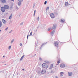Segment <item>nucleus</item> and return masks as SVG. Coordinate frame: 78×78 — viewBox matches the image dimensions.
Masks as SVG:
<instances>
[{"label": "nucleus", "instance_id": "obj_1", "mask_svg": "<svg viewBox=\"0 0 78 78\" xmlns=\"http://www.w3.org/2000/svg\"><path fill=\"white\" fill-rule=\"evenodd\" d=\"M42 67L45 69H47L48 68V65L45 63H43L42 64Z\"/></svg>", "mask_w": 78, "mask_h": 78}, {"label": "nucleus", "instance_id": "obj_2", "mask_svg": "<svg viewBox=\"0 0 78 78\" xmlns=\"http://www.w3.org/2000/svg\"><path fill=\"white\" fill-rule=\"evenodd\" d=\"M50 16L51 17V19H54L55 17V14L53 13H51L50 14Z\"/></svg>", "mask_w": 78, "mask_h": 78}, {"label": "nucleus", "instance_id": "obj_3", "mask_svg": "<svg viewBox=\"0 0 78 78\" xmlns=\"http://www.w3.org/2000/svg\"><path fill=\"white\" fill-rule=\"evenodd\" d=\"M4 8L5 9H8L9 8V6L7 5H5L4 6Z\"/></svg>", "mask_w": 78, "mask_h": 78}, {"label": "nucleus", "instance_id": "obj_4", "mask_svg": "<svg viewBox=\"0 0 78 78\" xmlns=\"http://www.w3.org/2000/svg\"><path fill=\"white\" fill-rule=\"evenodd\" d=\"M58 44H59V42L57 41H56L54 43V45L56 47H58Z\"/></svg>", "mask_w": 78, "mask_h": 78}, {"label": "nucleus", "instance_id": "obj_5", "mask_svg": "<svg viewBox=\"0 0 78 78\" xmlns=\"http://www.w3.org/2000/svg\"><path fill=\"white\" fill-rule=\"evenodd\" d=\"M5 9L3 7H2L1 8V9L2 12H4L5 11Z\"/></svg>", "mask_w": 78, "mask_h": 78}, {"label": "nucleus", "instance_id": "obj_6", "mask_svg": "<svg viewBox=\"0 0 78 78\" xmlns=\"http://www.w3.org/2000/svg\"><path fill=\"white\" fill-rule=\"evenodd\" d=\"M46 73V70L45 69H42V70L41 71V73Z\"/></svg>", "mask_w": 78, "mask_h": 78}, {"label": "nucleus", "instance_id": "obj_7", "mask_svg": "<svg viewBox=\"0 0 78 78\" xmlns=\"http://www.w3.org/2000/svg\"><path fill=\"white\" fill-rule=\"evenodd\" d=\"M60 67L62 68H64V67H65V65L64 64H62L60 65Z\"/></svg>", "mask_w": 78, "mask_h": 78}, {"label": "nucleus", "instance_id": "obj_8", "mask_svg": "<svg viewBox=\"0 0 78 78\" xmlns=\"http://www.w3.org/2000/svg\"><path fill=\"white\" fill-rule=\"evenodd\" d=\"M68 73V75L69 76H70L72 75V74H73V73H72V72H69Z\"/></svg>", "mask_w": 78, "mask_h": 78}, {"label": "nucleus", "instance_id": "obj_9", "mask_svg": "<svg viewBox=\"0 0 78 78\" xmlns=\"http://www.w3.org/2000/svg\"><path fill=\"white\" fill-rule=\"evenodd\" d=\"M2 22L3 23H4V24L6 23V20H5L4 19H2Z\"/></svg>", "mask_w": 78, "mask_h": 78}, {"label": "nucleus", "instance_id": "obj_10", "mask_svg": "<svg viewBox=\"0 0 78 78\" xmlns=\"http://www.w3.org/2000/svg\"><path fill=\"white\" fill-rule=\"evenodd\" d=\"M56 26L55 25H54L52 28V30H55V29H56Z\"/></svg>", "mask_w": 78, "mask_h": 78}, {"label": "nucleus", "instance_id": "obj_11", "mask_svg": "<svg viewBox=\"0 0 78 78\" xmlns=\"http://www.w3.org/2000/svg\"><path fill=\"white\" fill-rule=\"evenodd\" d=\"M1 1L3 3H5L6 2V0H1Z\"/></svg>", "mask_w": 78, "mask_h": 78}, {"label": "nucleus", "instance_id": "obj_12", "mask_svg": "<svg viewBox=\"0 0 78 78\" xmlns=\"http://www.w3.org/2000/svg\"><path fill=\"white\" fill-rule=\"evenodd\" d=\"M53 64H52L50 66V67H49V69H52L53 68Z\"/></svg>", "mask_w": 78, "mask_h": 78}, {"label": "nucleus", "instance_id": "obj_13", "mask_svg": "<svg viewBox=\"0 0 78 78\" xmlns=\"http://www.w3.org/2000/svg\"><path fill=\"white\" fill-rule=\"evenodd\" d=\"M64 74V72H61L60 73V76H63V74Z\"/></svg>", "mask_w": 78, "mask_h": 78}, {"label": "nucleus", "instance_id": "obj_14", "mask_svg": "<svg viewBox=\"0 0 78 78\" xmlns=\"http://www.w3.org/2000/svg\"><path fill=\"white\" fill-rule=\"evenodd\" d=\"M65 5L66 6H67L69 5V3H68V2H66L65 3Z\"/></svg>", "mask_w": 78, "mask_h": 78}, {"label": "nucleus", "instance_id": "obj_15", "mask_svg": "<svg viewBox=\"0 0 78 78\" xmlns=\"http://www.w3.org/2000/svg\"><path fill=\"white\" fill-rule=\"evenodd\" d=\"M12 15L11 14L9 17V19H11L12 18Z\"/></svg>", "mask_w": 78, "mask_h": 78}, {"label": "nucleus", "instance_id": "obj_16", "mask_svg": "<svg viewBox=\"0 0 78 78\" xmlns=\"http://www.w3.org/2000/svg\"><path fill=\"white\" fill-rule=\"evenodd\" d=\"M21 2H18V5L19 6H20V5H21Z\"/></svg>", "mask_w": 78, "mask_h": 78}, {"label": "nucleus", "instance_id": "obj_17", "mask_svg": "<svg viewBox=\"0 0 78 78\" xmlns=\"http://www.w3.org/2000/svg\"><path fill=\"white\" fill-rule=\"evenodd\" d=\"M2 25H3L2 22V21H0V27H1L2 26Z\"/></svg>", "mask_w": 78, "mask_h": 78}, {"label": "nucleus", "instance_id": "obj_18", "mask_svg": "<svg viewBox=\"0 0 78 78\" xmlns=\"http://www.w3.org/2000/svg\"><path fill=\"white\" fill-rule=\"evenodd\" d=\"M61 20L62 22L63 23H64V21H65L64 19H61Z\"/></svg>", "mask_w": 78, "mask_h": 78}, {"label": "nucleus", "instance_id": "obj_19", "mask_svg": "<svg viewBox=\"0 0 78 78\" xmlns=\"http://www.w3.org/2000/svg\"><path fill=\"white\" fill-rule=\"evenodd\" d=\"M24 58V55H23L20 59V61H22V59H23V58Z\"/></svg>", "mask_w": 78, "mask_h": 78}, {"label": "nucleus", "instance_id": "obj_20", "mask_svg": "<svg viewBox=\"0 0 78 78\" xmlns=\"http://www.w3.org/2000/svg\"><path fill=\"white\" fill-rule=\"evenodd\" d=\"M60 61H61V59H59V60L57 62L58 63V64H59L60 63Z\"/></svg>", "mask_w": 78, "mask_h": 78}, {"label": "nucleus", "instance_id": "obj_21", "mask_svg": "<svg viewBox=\"0 0 78 78\" xmlns=\"http://www.w3.org/2000/svg\"><path fill=\"white\" fill-rule=\"evenodd\" d=\"M51 34H54L55 33V30H53L51 32Z\"/></svg>", "mask_w": 78, "mask_h": 78}, {"label": "nucleus", "instance_id": "obj_22", "mask_svg": "<svg viewBox=\"0 0 78 78\" xmlns=\"http://www.w3.org/2000/svg\"><path fill=\"white\" fill-rule=\"evenodd\" d=\"M36 13V10L34 11V16L35 15V14Z\"/></svg>", "mask_w": 78, "mask_h": 78}, {"label": "nucleus", "instance_id": "obj_23", "mask_svg": "<svg viewBox=\"0 0 78 78\" xmlns=\"http://www.w3.org/2000/svg\"><path fill=\"white\" fill-rule=\"evenodd\" d=\"M11 46H10L9 47V50H10V49H11Z\"/></svg>", "mask_w": 78, "mask_h": 78}, {"label": "nucleus", "instance_id": "obj_24", "mask_svg": "<svg viewBox=\"0 0 78 78\" xmlns=\"http://www.w3.org/2000/svg\"><path fill=\"white\" fill-rule=\"evenodd\" d=\"M51 28H48V31H50L51 30Z\"/></svg>", "mask_w": 78, "mask_h": 78}, {"label": "nucleus", "instance_id": "obj_25", "mask_svg": "<svg viewBox=\"0 0 78 78\" xmlns=\"http://www.w3.org/2000/svg\"><path fill=\"white\" fill-rule=\"evenodd\" d=\"M32 32H31L30 34V36H32Z\"/></svg>", "mask_w": 78, "mask_h": 78}, {"label": "nucleus", "instance_id": "obj_26", "mask_svg": "<svg viewBox=\"0 0 78 78\" xmlns=\"http://www.w3.org/2000/svg\"><path fill=\"white\" fill-rule=\"evenodd\" d=\"M18 1H19V2H23V0H18Z\"/></svg>", "mask_w": 78, "mask_h": 78}, {"label": "nucleus", "instance_id": "obj_27", "mask_svg": "<svg viewBox=\"0 0 78 78\" xmlns=\"http://www.w3.org/2000/svg\"><path fill=\"white\" fill-rule=\"evenodd\" d=\"M47 4V1H45L44 2V5H46Z\"/></svg>", "mask_w": 78, "mask_h": 78}, {"label": "nucleus", "instance_id": "obj_28", "mask_svg": "<svg viewBox=\"0 0 78 78\" xmlns=\"http://www.w3.org/2000/svg\"><path fill=\"white\" fill-rule=\"evenodd\" d=\"M14 42V40H12V41L11 42V43H12V42Z\"/></svg>", "mask_w": 78, "mask_h": 78}, {"label": "nucleus", "instance_id": "obj_29", "mask_svg": "<svg viewBox=\"0 0 78 78\" xmlns=\"http://www.w3.org/2000/svg\"><path fill=\"white\" fill-rule=\"evenodd\" d=\"M8 27H7L5 30L6 31V30H8Z\"/></svg>", "mask_w": 78, "mask_h": 78}, {"label": "nucleus", "instance_id": "obj_30", "mask_svg": "<svg viewBox=\"0 0 78 78\" xmlns=\"http://www.w3.org/2000/svg\"><path fill=\"white\" fill-rule=\"evenodd\" d=\"M29 36V35H27V39H28V36Z\"/></svg>", "mask_w": 78, "mask_h": 78}, {"label": "nucleus", "instance_id": "obj_31", "mask_svg": "<svg viewBox=\"0 0 78 78\" xmlns=\"http://www.w3.org/2000/svg\"><path fill=\"white\" fill-rule=\"evenodd\" d=\"M20 46H22V43H20Z\"/></svg>", "mask_w": 78, "mask_h": 78}, {"label": "nucleus", "instance_id": "obj_32", "mask_svg": "<svg viewBox=\"0 0 78 78\" xmlns=\"http://www.w3.org/2000/svg\"><path fill=\"white\" fill-rule=\"evenodd\" d=\"M11 32H12V30H11V31H10L9 33H11Z\"/></svg>", "mask_w": 78, "mask_h": 78}, {"label": "nucleus", "instance_id": "obj_33", "mask_svg": "<svg viewBox=\"0 0 78 78\" xmlns=\"http://www.w3.org/2000/svg\"><path fill=\"white\" fill-rule=\"evenodd\" d=\"M39 17H38L37 18L38 20H39Z\"/></svg>", "mask_w": 78, "mask_h": 78}, {"label": "nucleus", "instance_id": "obj_34", "mask_svg": "<svg viewBox=\"0 0 78 78\" xmlns=\"http://www.w3.org/2000/svg\"><path fill=\"white\" fill-rule=\"evenodd\" d=\"M55 78H58V77L57 76H56Z\"/></svg>", "mask_w": 78, "mask_h": 78}, {"label": "nucleus", "instance_id": "obj_35", "mask_svg": "<svg viewBox=\"0 0 78 78\" xmlns=\"http://www.w3.org/2000/svg\"><path fill=\"white\" fill-rule=\"evenodd\" d=\"M23 70H25V69H23Z\"/></svg>", "mask_w": 78, "mask_h": 78}, {"label": "nucleus", "instance_id": "obj_36", "mask_svg": "<svg viewBox=\"0 0 78 78\" xmlns=\"http://www.w3.org/2000/svg\"><path fill=\"white\" fill-rule=\"evenodd\" d=\"M5 55L3 56V58H4V57H5Z\"/></svg>", "mask_w": 78, "mask_h": 78}, {"label": "nucleus", "instance_id": "obj_37", "mask_svg": "<svg viewBox=\"0 0 78 78\" xmlns=\"http://www.w3.org/2000/svg\"><path fill=\"white\" fill-rule=\"evenodd\" d=\"M21 24H23V23H21Z\"/></svg>", "mask_w": 78, "mask_h": 78}, {"label": "nucleus", "instance_id": "obj_38", "mask_svg": "<svg viewBox=\"0 0 78 78\" xmlns=\"http://www.w3.org/2000/svg\"><path fill=\"white\" fill-rule=\"evenodd\" d=\"M11 0L12 1H14V0Z\"/></svg>", "mask_w": 78, "mask_h": 78}, {"label": "nucleus", "instance_id": "obj_39", "mask_svg": "<svg viewBox=\"0 0 78 78\" xmlns=\"http://www.w3.org/2000/svg\"><path fill=\"white\" fill-rule=\"evenodd\" d=\"M1 30H0V32H1Z\"/></svg>", "mask_w": 78, "mask_h": 78}, {"label": "nucleus", "instance_id": "obj_40", "mask_svg": "<svg viewBox=\"0 0 78 78\" xmlns=\"http://www.w3.org/2000/svg\"><path fill=\"white\" fill-rule=\"evenodd\" d=\"M40 59H41V58H40Z\"/></svg>", "mask_w": 78, "mask_h": 78}]
</instances>
